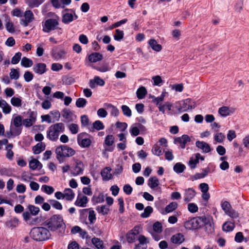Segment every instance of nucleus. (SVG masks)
Returning <instances> with one entry per match:
<instances>
[{"mask_svg":"<svg viewBox=\"0 0 249 249\" xmlns=\"http://www.w3.org/2000/svg\"><path fill=\"white\" fill-rule=\"evenodd\" d=\"M29 211L23 213L22 216L24 220L29 225H33L37 221L38 218H33L32 215H37L40 211L38 207L33 205H29L27 207Z\"/></svg>","mask_w":249,"mask_h":249,"instance_id":"1","label":"nucleus"},{"mask_svg":"<svg viewBox=\"0 0 249 249\" xmlns=\"http://www.w3.org/2000/svg\"><path fill=\"white\" fill-rule=\"evenodd\" d=\"M195 107V103L190 98L176 102L174 104L175 108L179 113L191 110Z\"/></svg>","mask_w":249,"mask_h":249,"instance_id":"2","label":"nucleus"},{"mask_svg":"<svg viewBox=\"0 0 249 249\" xmlns=\"http://www.w3.org/2000/svg\"><path fill=\"white\" fill-rule=\"evenodd\" d=\"M206 216H197L191 218L184 223L185 228L188 230H195L203 226Z\"/></svg>","mask_w":249,"mask_h":249,"instance_id":"3","label":"nucleus"},{"mask_svg":"<svg viewBox=\"0 0 249 249\" xmlns=\"http://www.w3.org/2000/svg\"><path fill=\"white\" fill-rule=\"evenodd\" d=\"M60 18L55 13H48V32L54 30H59L60 33L62 32L61 28L58 27Z\"/></svg>","mask_w":249,"mask_h":249,"instance_id":"4","label":"nucleus"},{"mask_svg":"<svg viewBox=\"0 0 249 249\" xmlns=\"http://www.w3.org/2000/svg\"><path fill=\"white\" fill-rule=\"evenodd\" d=\"M30 234L33 238L36 241H44L47 238V229L42 227L34 228Z\"/></svg>","mask_w":249,"mask_h":249,"instance_id":"5","label":"nucleus"},{"mask_svg":"<svg viewBox=\"0 0 249 249\" xmlns=\"http://www.w3.org/2000/svg\"><path fill=\"white\" fill-rule=\"evenodd\" d=\"M77 141L78 145L82 148L89 147L92 143L90 135L86 132L79 133Z\"/></svg>","mask_w":249,"mask_h":249,"instance_id":"6","label":"nucleus"},{"mask_svg":"<svg viewBox=\"0 0 249 249\" xmlns=\"http://www.w3.org/2000/svg\"><path fill=\"white\" fill-rule=\"evenodd\" d=\"M63 224V219L61 216L54 215L48 222V228L51 231H55Z\"/></svg>","mask_w":249,"mask_h":249,"instance_id":"7","label":"nucleus"},{"mask_svg":"<svg viewBox=\"0 0 249 249\" xmlns=\"http://www.w3.org/2000/svg\"><path fill=\"white\" fill-rule=\"evenodd\" d=\"M221 207L225 213L232 218H236L239 216V213L233 210L231 204L227 201L221 203Z\"/></svg>","mask_w":249,"mask_h":249,"instance_id":"8","label":"nucleus"},{"mask_svg":"<svg viewBox=\"0 0 249 249\" xmlns=\"http://www.w3.org/2000/svg\"><path fill=\"white\" fill-rule=\"evenodd\" d=\"M152 151L153 154L156 156H162L163 154H164V156H172L173 155L172 150L167 148H161L158 143L153 146Z\"/></svg>","mask_w":249,"mask_h":249,"instance_id":"9","label":"nucleus"},{"mask_svg":"<svg viewBox=\"0 0 249 249\" xmlns=\"http://www.w3.org/2000/svg\"><path fill=\"white\" fill-rule=\"evenodd\" d=\"M190 141V137L185 134L181 137H176L174 139V143L182 149L185 148L186 145Z\"/></svg>","mask_w":249,"mask_h":249,"instance_id":"10","label":"nucleus"},{"mask_svg":"<svg viewBox=\"0 0 249 249\" xmlns=\"http://www.w3.org/2000/svg\"><path fill=\"white\" fill-rule=\"evenodd\" d=\"M65 10L69 11L70 10L67 9ZM70 10L71 11V13H66L62 16V21L65 24H68L78 18V16L75 12L72 10Z\"/></svg>","mask_w":249,"mask_h":249,"instance_id":"11","label":"nucleus"},{"mask_svg":"<svg viewBox=\"0 0 249 249\" xmlns=\"http://www.w3.org/2000/svg\"><path fill=\"white\" fill-rule=\"evenodd\" d=\"M34 19V15L31 10H27L24 14V18L20 19V24L26 27Z\"/></svg>","mask_w":249,"mask_h":249,"instance_id":"12","label":"nucleus"},{"mask_svg":"<svg viewBox=\"0 0 249 249\" xmlns=\"http://www.w3.org/2000/svg\"><path fill=\"white\" fill-rule=\"evenodd\" d=\"M196 192L192 188H189L184 190L183 200L186 203L191 201L196 196Z\"/></svg>","mask_w":249,"mask_h":249,"instance_id":"13","label":"nucleus"},{"mask_svg":"<svg viewBox=\"0 0 249 249\" xmlns=\"http://www.w3.org/2000/svg\"><path fill=\"white\" fill-rule=\"evenodd\" d=\"M52 5L56 9L64 8L66 6L70 5L71 0H51Z\"/></svg>","mask_w":249,"mask_h":249,"instance_id":"14","label":"nucleus"},{"mask_svg":"<svg viewBox=\"0 0 249 249\" xmlns=\"http://www.w3.org/2000/svg\"><path fill=\"white\" fill-rule=\"evenodd\" d=\"M88 201L89 199L86 196L78 194L74 202V205L80 207H86Z\"/></svg>","mask_w":249,"mask_h":249,"instance_id":"15","label":"nucleus"},{"mask_svg":"<svg viewBox=\"0 0 249 249\" xmlns=\"http://www.w3.org/2000/svg\"><path fill=\"white\" fill-rule=\"evenodd\" d=\"M105 84L104 80L98 76H94L93 79L89 81V86L92 89L95 88L97 86H103Z\"/></svg>","mask_w":249,"mask_h":249,"instance_id":"16","label":"nucleus"},{"mask_svg":"<svg viewBox=\"0 0 249 249\" xmlns=\"http://www.w3.org/2000/svg\"><path fill=\"white\" fill-rule=\"evenodd\" d=\"M235 111L233 108H230L227 106H223L218 109V113L222 117H225L230 115Z\"/></svg>","mask_w":249,"mask_h":249,"instance_id":"17","label":"nucleus"},{"mask_svg":"<svg viewBox=\"0 0 249 249\" xmlns=\"http://www.w3.org/2000/svg\"><path fill=\"white\" fill-rule=\"evenodd\" d=\"M88 60L91 63H96L102 60L103 56L99 53H92L88 55Z\"/></svg>","mask_w":249,"mask_h":249,"instance_id":"18","label":"nucleus"},{"mask_svg":"<svg viewBox=\"0 0 249 249\" xmlns=\"http://www.w3.org/2000/svg\"><path fill=\"white\" fill-rule=\"evenodd\" d=\"M111 170L110 167H106L102 170L101 175L103 180L108 181L112 178V175L110 173Z\"/></svg>","mask_w":249,"mask_h":249,"instance_id":"19","label":"nucleus"},{"mask_svg":"<svg viewBox=\"0 0 249 249\" xmlns=\"http://www.w3.org/2000/svg\"><path fill=\"white\" fill-rule=\"evenodd\" d=\"M60 116L59 112L55 110L51 111L49 114H48V122L51 123L58 121Z\"/></svg>","mask_w":249,"mask_h":249,"instance_id":"20","label":"nucleus"},{"mask_svg":"<svg viewBox=\"0 0 249 249\" xmlns=\"http://www.w3.org/2000/svg\"><path fill=\"white\" fill-rule=\"evenodd\" d=\"M196 144L198 148L201 149L205 153H208L211 150L209 144L206 142L198 141L196 142Z\"/></svg>","mask_w":249,"mask_h":249,"instance_id":"21","label":"nucleus"},{"mask_svg":"<svg viewBox=\"0 0 249 249\" xmlns=\"http://www.w3.org/2000/svg\"><path fill=\"white\" fill-rule=\"evenodd\" d=\"M185 240L184 235L181 233L173 235L171 238V241L176 244H180Z\"/></svg>","mask_w":249,"mask_h":249,"instance_id":"22","label":"nucleus"},{"mask_svg":"<svg viewBox=\"0 0 249 249\" xmlns=\"http://www.w3.org/2000/svg\"><path fill=\"white\" fill-rule=\"evenodd\" d=\"M46 66L44 63H39L33 67L34 71L39 74H42L46 71Z\"/></svg>","mask_w":249,"mask_h":249,"instance_id":"23","label":"nucleus"},{"mask_svg":"<svg viewBox=\"0 0 249 249\" xmlns=\"http://www.w3.org/2000/svg\"><path fill=\"white\" fill-rule=\"evenodd\" d=\"M148 43L151 49L155 52H159L162 49V46L158 44L155 39H150Z\"/></svg>","mask_w":249,"mask_h":249,"instance_id":"24","label":"nucleus"},{"mask_svg":"<svg viewBox=\"0 0 249 249\" xmlns=\"http://www.w3.org/2000/svg\"><path fill=\"white\" fill-rule=\"evenodd\" d=\"M105 126L103 123L100 120L95 121L93 124L92 126L89 127V130L91 132H94L95 130H100L104 128Z\"/></svg>","mask_w":249,"mask_h":249,"instance_id":"25","label":"nucleus"},{"mask_svg":"<svg viewBox=\"0 0 249 249\" xmlns=\"http://www.w3.org/2000/svg\"><path fill=\"white\" fill-rule=\"evenodd\" d=\"M92 201L94 204L101 203L104 201V195L103 193L98 192L94 194Z\"/></svg>","mask_w":249,"mask_h":249,"instance_id":"26","label":"nucleus"},{"mask_svg":"<svg viewBox=\"0 0 249 249\" xmlns=\"http://www.w3.org/2000/svg\"><path fill=\"white\" fill-rule=\"evenodd\" d=\"M0 107L2 108V112L6 114H9L12 110L10 105L4 100H0Z\"/></svg>","mask_w":249,"mask_h":249,"instance_id":"27","label":"nucleus"},{"mask_svg":"<svg viewBox=\"0 0 249 249\" xmlns=\"http://www.w3.org/2000/svg\"><path fill=\"white\" fill-rule=\"evenodd\" d=\"M168 95V92H166V90L164 89L162 90L161 94L160 95L157 97H154V99L152 100V102L155 104L157 106H159L160 103L162 102L165 98Z\"/></svg>","mask_w":249,"mask_h":249,"instance_id":"28","label":"nucleus"},{"mask_svg":"<svg viewBox=\"0 0 249 249\" xmlns=\"http://www.w3.org/2000/svg\"><path fill=\"white\" fill-rule=\"evenodd\" d=\"M84 165L80 162H76V165L73 168L72 174L74 176H77L82 173L83 171Z\"/></svg>","mask_w":249,"mask_h":249,"instance_id":"29","label":"nucleus"},{"mask_svg":"<svg viewBox=\"0 0 249 249\" xmlns=\"http://www.w3.org/2000/svg\"><path fill=\"white\" fill-rule=\"evenodd\" d=\"M203 226L205 227V229L207 232L212 233L214 231L213 223L210 220L209 218L206 217V220L204 221Z\"/></svg>","mask_w":249,"mask_h":249,"instance_id":"30","label":"nucleus"},{"mask_svg":"<svg viewBox=\"0 0 249 249\" xmlns=\"http://www.w3.org/2000/svg\"><path fill=\"white\" fill-rule=\"evenodd\" d=\"M199 157H195L194 158L193 157H192L190 158L188 162V165L191 169H194L196 168V164H198L199 162ZM200 157V160H203L204 159L203 157Z\"/></svg>","mask_w":249,"mask_h":249,"instance_id":"31","label":"nucleus"},{"mask_svg":"<svg viewBox=\"0 0 249 249\" xmlns=\"http://www.w3.org/2000/svg\"><path fill=\"white\" fill-rule=\"evenodd\" d=\"M62 116L64 118L67 120L68 122L72 121L76 118V116L74 115L70 110L66 109L63 111Z\"/></svg>","mask_w":249,"mask_h":249,"instance_id":"32","label":"nucleus"},{"mask_svg":"<svg viewBox=\"0 0 249 249\" xmlns=\"http://www.w3.org/2000/svg\"><path fill=\"white\" fill-rule=\"evenodd\" d=\"M159 185V180L156 177H150L148 181V185L151 189H154Z\"/></svg>","mask_w":249,"mask_h":249,"instance_id":"33","label":"nucleus"},{"mask_svg":"<svg viewBox=\"0 0 249 249\" xmlns=\"http://www.w3.org/2000/svg\"><path fill=\"white\" fill-rule=\"evenodd\" d=\"M75 196V194L73 191L70 188L65 189L64 191V198L67 200H72Z\"/></svg>","mask_w":249,"mask_h":249,"instance_id":"34","label":"nucleus"},{"mask_svg":"<svg viewBox=\"0 0 249 249\" xmlns=\"http://www.w3.org/2000/svg\"><path fill=\"white\" fill-rule=\"evenodd\" d=\"M235 227L234 222L227 221L222 226L223 230L226 232H230L233 231Z\"/></svg>","mask_w":249,"mask_h":249,"instance_id":"35","label":"nucleus"},{"mask_svg":"<svg viewBox=\"0 0 249 249\" xmlns=\"http://www.w3.org/2000/svg\"><path fill=\"white\" fill-rule=\"evenodd\" d=\"M96 210L99 213L105 215L109 213L110 209L109 207L106 205H102L96 207Z\"/></svg>","mask_w":249,"mask_h":249,"instance_id":"36","label":"nucleus"},{"mask_svg":"<svg viewBox=\"0 0 249 249\" xmlns=\"http://www.w3.org/2000/svg\"><path fill=\"white\" fill-rule=\"evenodd\" d=\"M105 107L108 109H110V114L113 116H117L119 114V110L117 107L111 104H106Z\"/></svg>","mask_w":249,"mask_h":249,"instance_id":"37","label":"nucleus"},{"mask_svg":"<svg viewBox=\"0 0 249 249\" xmlns=\"http://www.w3.org/2000/svg\"><path fill=\"white\" fill-rule=\"evenodd\" d=\"M45 149V145L42 142L38 143L36 145L33 147V151L35 154H39Z\"/></svg>","mask_w":249,"mask_h":249,"instance_id":"38","label":"nucleus"},{"mask_svg":"<svg viewBox=\"0 0 249 249\" xmlns=\"http://www.w3.org/2000/svg\"><path fill=\"white\" fill-rule=\"evenodd\" d=\"M89 210V211L88 215V220L89 221V223L90 224H93L96 219V214L94 211L93 210H89V209H85L83 210V211L86 212Z\"/></svg>","mask_w":249,"mask_h":249,"instance_id":"39","label":"nucleus"},{"mask_svg":"<svg viewBox=\"0 0 249 249\" xmlns=\"http://www.w3.org/2000/svg\"><path fill=\"white\" fill-rule=\"evenodd\" d=\"M129 132L132 137H136L140 134L137 123L133 124L129 128Z\"/></svg>","mask_w":249,"mask_h":249,"instance_id":"40","label":"nucleus"},{"mask_svg":"<svg viewBox=\"0 0 249 249\" xmlns=\"http://www.w3.org/2000/svg\"><path fill=\"white\" fill-rule=\"evenodd\" d=\"M225 138V136L221 132H217L214 134L213 139L214 143H222Z\"/></svg>","mask_w":249,"mask_h":249,"instance_id":"41","label":"nucleus"},{"mask_svg":"<svg viewBox=\"0 0 249 249\" xmlns=\"http://www.w3.org/2000/svg\"><path fill=\"white\" fill-rule=\"evenodd\" d=\"M136 94L138 99H142L145 97L147 94V90L145 87L142 86L137 89Z\"/></svg>","mask_w":249,"mask_h":249,"instance_id":"42","label":"nucleus"},{"mask_svg":"<svg viewBox=\"0 0 249 249\" xmlns=\"http://www.w3.org/2000/svg\"><path fill=\"white\" fill-rule=\"evenodd\" d=\"M51 127L53 130H55L59 134L63 132L65 130L64 124L62 123H56L53 125H52Z\"/></svg>","mask_w":249,"mask_h":249,"instance_id":"43","label":"nucleus"},{"mask_svg":"<svg viewBox=\"0 0 249 249\" xmlns=\"http://www.w3.org/2000/svg\"><path fill=\"white\" fill-rule=\"evenodd\" d=\"M124 37V32L120 29H116L113 35L114 39L117 41H120Z\"/></svg>","mask_w":249,"mask_h":249,"instance_id":"44","label":"nucleus"},{"mask_svg":"<svg viewBox=\"0 0 249 249\" xmlns=\"http://www.w3.org/2000/svg\"><path fill=\"white\" fill-rule=\"evenodd\" d=\"M178 206V204L176 202H172L167 205L165 208L166 213H171L175 210Z\"/></svg>","mask_w":249,"mask_h":249,"instance_id":"45","label":"nucleus"},{"mask_svg":"<svg viewBox=\"0 0 249 249\" xmlns=\"http://www.w3.org/2000/svg\"><path fill=\"white\" fill-rule=\"evenodd\" d=\"M21 65L25 68L31 67L33 65V61L26 57H23L21 59Z\"/></svg>","mask_w":249,"mask_h":249,"instance_id":"46","label":"nucleus"},{"mask_svg":"<svg viewBox=\"0 0 249 249\" xmlns=\"http://www.w3.org/2000/svg\"><path fill=\"white\" fill-rule=\"evenodd\" d=\"M185 168L186 167L183 164L178 162L174 166L173 170L176 173L179 174L183 172Z\"/></svg>","mask_w":249,"mask_h":249,"instance_id":"47","label":"nucleus"},{"mask_svg":"<svg viewBox=\"0 0 249 249\" xmlns=\"http://www.w3.org/2000/svg\"><path fill=\"white\" fill-rule=\"evenodd\" d=\"M11 104L16 107H19L22 106V100L21 97H13L11 99Z\"/></svg>","mask_w":249,"mask_h":249,"instance_id":"48","label":"nucleus"},{"mask_svg":"<svg viewBox=\"0 0 249 249\" xmlns=\"http://www.w3.org/2000/svg\"><path fill=\"white\" fill-rule=\"evenodd\" d=\"M172 105L169 102H166L164 104H160L158 106V108L160 111L164 113L165 110L167 109L170 111L171 110Z\"/></svg>","mask_w":249,"mask_h":249,"instance_id":"49","label":"nucleus"},{"mask_svg":"<svg viewBox=\"0 0 249 249\" xmlns=\"http://www.w3.org/2000/svg\"><path fill=\"white\" fill-rule=\"evenodd\" d=\"M92 243L98 249H103L104 244L103 241L98 238L93 237L91 239Z\"/></svg>","mask_w":249,"mask_h":249,"instance_id":"50","label":"nucleus"},{"mask_svg":"<svg viewBox=\"0 0 249 249\" xmlns=\"http://www.w3.org/2000/svg\"><path fill=\"white\" fill-rule=\"evenodd\" d=\"M22 122V117L20 115H17L12 119V123L15 127L21 126Z\"/></svg>","mask_w":249,"mask_h":249,"instance_id":"51","label":"nucleus"},{"mask_svg":"<svg viewBox=\"0 0 249 249\" xmlns=\"http://www.w3.org/2000/svg\"><path fill=\"white\" fill-rule=\"evenodd\" d=\"M59 135V134L58 133L53 130L52 127L50 126L49 133H48V136H49L50 140L53 141L57 140Z\"/></svg>","mask_w":249,"mask_h":249,"instance_id":"52","label":"nucleus"},{"mask_svg":"<svg viewBox=\"0 0 249 249\" xmlns=\"http://www.w3.org/2000/svg\"><path fill=\"white\" fill-rule=\"evenodd\" d=\"M25 2L31 8L38 7L42 3V1L39 0H25Z\"/></svg>","mask_w":249,"mask_h":249,"instance_id":"53","label":"nucleus"},{"mask_svg":"<svg viewBox=\"0 0 249 249\" xmlns=\"http://www.w3.org/2000/svg\"><path fill=\"white\" fill-rule=\"evenodd\" d=\"M153 208L150 206H147L144 210V212L141 214V216L142 218H147L149 217L150 214L153 212Z\"/></svg>","mask_w":249,"mask_h":249,"instance_id":"54","label":"nucleus"},{"mask_svg":"<svg viewBox=\"0 0 249 249\" xmlns=\"http://www.w3.org/2000/svg\"><path fill=\"white\" fill-rule=\"evenodd\" d=\"M10 72V77L12 79L17 80L19 77V69L12 68L11 69Z\"/></svg>","mask_w":249,"mask_h":249,"instance_id":"55","label":"nucleus"},{"mask_svg":"<svg viewBox=\"0 0 249 249\" xmlns=\"http://www.w3.org/2000/svg\"><path fill=\"white\" fill-rule=\"evenodd\" d=\"M66 53H67L65 50H61L58 52L53 53V55L55 59L58 60L64 58L65 57Z\"/></svg>","mask_w":249,"mask_h":249,"instance_id":"56","label":"nucleus"},{"mask_svg":"<svg viewBox=\"0 0 249 249\" xmlns=\"http://www.w3.org/2000/svg\"><path fill=\"white\" fill-rule=\"evenodd\" d=\"M7 226L10 228H15L19 224V220L17 218H13L7 221Z\"/></svg>","mask_w":249,"mask_h":249,"instance_id":"57","label":"nucleus"},{"mask_svg":"<svg viewBox=\"0 0 249 249\" xmlns=\"http://www.w3.org/2000/svg\"><path fill=\"white\" fill-rule=\"evenodd\" d=\"M123 114L128 117H130L132 115V112L130 108L126 105H123L121 107Z\"/></svg>","mask_w":249,"mask_h":249,"instance_id":"58","label":"nucleus"},{"mask_svg":"<svg viewBox=\"0 0 249 249\" xmlns=\"http://www.w3.org/2000/svg\"><path fill=\"white\" fill-rule=\"evenodd\" d=\"M170 87L172 90L179 92H182L184 89V86L182 83L172 85Z\"/></svg>","mask_w":249,"mask_h":249,"instance_id":"59","label":"nucleus"},{"mask_svg":"<svg viewBox=\"0 0 249 249\" xmlns=\"http://www.w3.org/2000/svg\"><path fill=\"white\" fill-rule=\"evenodd\" d=\"M154 86H160L163 83V80L160 75L154 76L152 77Z\"/></svg>","mask_w":249,"mask_h":249,"instance_id":"60","label":"nucleus"},{"mask_svg":"<svg viewBox=\"0 0 249 249\" xmlns=\"http://www.w3.org/2000/svg\"><path fill=\"white\" fill-rule=\"evenodd\" d=\"M68 128L72 134H76L79 131L78 125L76 124H71L68 126Z\"/></svg>","mask_w":249,"mask_h":249,"instance_id":"61","label":"nucleus"},{"mask_svg":"<svg viewBox=\"0 0 249 249\" xmlns=\"http://www.w3.org/2000/svg\"><path fill=\"white\" fill-rule=\"evenodd\" d=\"M21 55L22 53L20 52L17 53L12 58L11 63L13 64H18L21 59Z\"/></svg>","mask_w":249,"mask_h":249,"instance_id":"62","label":"nucleus"},{"mask_svg":"<svg viewBox=\"0 0 249 249\" xmlns=\"http://www.w3.org/2000/svg\"><path fill=\"white\" fill-rule=\"evenodd\" d=\"M87 103V100L83 98H79L76 101V106L78 107H83Z\"/></svg>","mask_w":249,"mask_h":249,"instance_id":"63","label":"nucleus"},{"mask_svg":"<svg viewBox=\"0 0 249 249\" xmlns=\"http://www.w3.org/2000/svg\"><path fill=\"white\" fill-rule=\"evenodd\" d=\"M187 207L188 211L191 213H195L198 210L197 205L194 203H189Z\"/></svg>","mask_w":249,"mask_h":249,"instance_id":"64","label":"nucleus"}]
</instances>
